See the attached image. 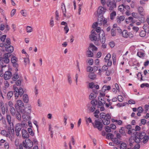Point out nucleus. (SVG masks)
<instances>
[{
  "instance_id": "a19ab883",
  "label": "nucleus",
  "mask_w": 149,
  "mask_h": 149,
  "mask_svg": "<svg viewBox=\"0 0 149 149\" xmlns=\"http://www.w3.org/2000/svg\"><path fill=\"white\" fill-rule=\"evenodd\" d=\"M96 96L95 94V93H91L90 94L89 96V99L90 100H94V99L95 98Z\"/></svg>"
},
{
  "instance_id": "412c9836",
  "label": "nucleus",
  "mask_w": 149,
  "mask_h": 149,
  "mask_svg": "<svg viewBox=\"0 0 149 149\" xmlns=\"http://www.w3.org/2000/svg\"><path fill=\"white\" fill-rule=\"evenodd\" d=\"M26 57V58H24V64L25 66H26L27 64H29L30 62L29 58V56L28 54H27Z\"/></svg>"
},
{
  "instance_id": "6e6d98bb",
  "label": "nucleus",
  "mask_w": 149,
  "mask_h": 149,
  "mask_svg": "<svg viewBox=\"0 0 149 149\" xmlns=\"http://www.w3.org/2000/svg\"><path fill=\"white\" fill-rule=\"evenodd\" d=\"M137 55L139 57L141 58L144 57L145 56V54L144 53L140 52H138L137 53Z\"/></svg>"
},
{
  "instance_id": "b1692460",
  "label": "nucleus",
  "mask_w": 149,
  "mask_h": 149,
  "mask_svg": "<svg viewBox=\"0 0 149 149\" xmlns=\"http://www.w3.org/2000/svg\"><path fill=\"white\" fill-rule=\"evenodd\" d=\"M15 71L16 72L13 74V77L12 78V79L14 81H16V80L17 79L19 78V75L17 73V71Z\"/></svg>"
},
{
  "instance_id": "c85d7f7f",
  "label": "nucleus",
  "mask_w": 149,
  "mask_h": 149,
  "mask_svg": "<svg viewBox=\"0 0 149 149\" xmlns=\"http://www.w3.org/2000/svg\"><path fill=\"white\" fill-rule=\"evenodd\" d=\"M24 102L25 103H28L29 101L28 97L26 94H24L23 96Z\"/></svg>"
},
{
  "instance_id": "774afa93",
  "label": "nucleus",
  "mask_w": 149,
  "mask_h": 149,
  "mask_svg": "<svg viewBox=\"0 0 149 149\" xmlns=\"http://www.w3.org/2000/svg\"><path fill=\"white\" fill-rule=\"evenodd\" d=\"M109 45L111 48H113L115 46V43L113 41H111L109 42Z\"/></svg>"
},
{
  "instance_id": "a18cd8bd",
  "label": "nucleus",
  "mask_w": 149,
  "mask_h": 149,
  "mask_svg": "<svg viewBox=\"0 0 149 149\" xmlns=\"http://www.w3.org/2000/svg\"><path fill=\"white\" fill-rule=\"evenodd\" d=\"M137 76L139 79V78H140L141 81L144 80L143 79L142 75L141 74V73L139 72L137 74Z\"/></svg>"
},
{
  "instance_id": "4468645a",
  "label": "nucleus",
  "mask_w": 149,
  "mask_h": 149,
  "mask_svg": "<svg viewBox=\"0 0 149 149\" xmlns=\"http://www.w3.org/2000/svg\"><path fill=\"white\" fill-rule=\"evenodd\" d=\"M21 132L22 136L23 138H28L29 137V134L26 130L22 129V130Z\"/></svg>"
},
{
  "instance_id": "f8f14e48",
  "label": "nucleus",
  "mask_w": 149,
  "mask_h": 149,
  "mask_svg": "<svg viewBox=\"0 0 149 149\" xmlns=\"http://www.w3.org/2000/svg\"><path fill=\"white\" fill-rule=\"evenodd\" d=\"M24 106V104L23 102L22 101L20 100H18L17 101V104H15V107L16 109H17L18 108L19 109V110L22 109H20V107H22Z\"/></svg>"
},
{
  "instance_id": "13d9d810",
  "label": "nucleus",
  "mask_w": 149,
  "mask_h": 149,
  "mask_svg": "<svg viewBox=\"0 0 149 149\" xmlns=\"http://www.w3.org/2000/svg\"><path fill=\"white\" fill-rule=\"evenodd\" d=\"M111 88V87L109 86H104L102 87V89L104 90H109Z\"/></svg>"
},
{
  "instance_id": "39448f33",
  "label": "nucleus",
  "mask_w": 149,
  "mask_h": 149,
  "mask_svg": "<svg viewBox=\"0 0 149 149\" xmlns=\"http://www.w3.org/2000/svg\"><path fill=\"white\" fill-rule=\"evenodd\" d=\"M11 62L12 66L15 68V71L16 72L18 71V69L19 65L17 63L18 61V58L16 56L11 55Z\"/></svg>"
},
{
  "instance_id": "5fc2aeb1",
  "label": "nucleus",
  "mask_w": 149,
  "mask_h": 149,
  "mask_svg": "<svg viewBox=\"0 0 149 149\" xmlns=\"http://www.w3.org/2000/svg\"><path fill=\"white\" fill-rule=\"evenodd\" d=\"M111 128L110 126H106L105 127V130L107 132H111Z\"/></svg>"
},
{
  "instance_id": "58836bf2",
  "label": "nucleus",
  "mask_w": 149,
  "mask_h": 149,
  "mask_svg": "<svg viewBox=\"0 0 149 149\" xmlns=\"http://www.w3.org/2000/svg\"><path fill=\"white\" fill-rule=\"evenodd\" d=\"M103 18V17L102 18V17H98V21L97 22L98 23V24L100 25L102 24Z\"/></svg>"
},
{
  "instance_id": "6ab92c4d",
  "label": "nucleus",
  "mask_w": 149,
  "mask_h": 149,
  "mask_svg": "<svg viewBox=\"0 0 149 149\" xmlns=\"http://www.w3.org/2000/svg\"><path fill=\"white\" fill-rule=\"evenodd\" d=\"M88 49H91L92 52L93 51H96L97 50V48L92 43L90 44V46L88 48Z\"/></svg>"
},
{
  "instance_id": "338daca9",
  "label": "nucleus",
  "mask_w": 149,
  "mask_h": 149,
  "mask_svg": "<svg viewBox=\"0 0 149 149\" xmlns=\"http://www.w3.org/2000/svg\"><path fill=\"white\" fill-rule=\"evenodd\" d=\"M15 84L17 86H20L21 84V81L20 79H18L15 82Z\"/></svg>"
},
{
  "instance_id": "473e14b6",
  "label": "nucleus",
  "mask_w": 149,
  "mask_h": 149,
  "mask_svg": "<svg viewBox=\"0 0 149 149\" xmlns=\"http://www.w3.org/2000/svg\"><path fill=\"white\" fill-rule=\"evenodd\" d=\"M111 57V55L109 53L107 54L104 58L105 61L107 62V61L110 60Z\"/></svg>"
},
{
  "instance_id": "ea45409f",
  "label": "nucleus",
  "mask_w": 149,
  "mask_h": 149,
  "mask_svg": "<svg viewBox=\"0 0 149 149\" xmlns=\"http://www.w3.org/2000/svg\"><path fill=\"white\" fill-rule=\"evenodd\" d=\"M96 31V32L98 33L97 34L98 36H99V35H100V34H101V31H103V30H101V28L100 27H98L97 28Z\"/></svg>"
},
{
  "instance_id": "69168bd1",
  "label": "nucleus",
  "mask_w": 149,
  "mask_h": 149,
  "mask_svg": "<svg viewBox=\"0 0 149 149\" xmlns=\"http://www.w3.org/2000/svg\"><path fill=\"white\" fill-rule=\"evenodd\" d=\"M117 98L118 100L120 102H122L123 100V97L121 95H119Z\"/></svg>"
},
{
  "instance_id": "ddd939ff",
  "label": "nucleus",
  "mask_w": 149,
  "mask_h": 149,
  "mask_svg": "<svg viewBox=\"0 0 149 149\" xmlns=\"http://www.w3.org/2000/svg\"><path fill=\"white\" fill-rule=\"evenodd\" d=\"M4 49L5 51L9 52V38L6 39V42L4 43Z\"/></svg>"
},
{
  "instance_id": "9d476101",
  "label": "nucleus",
  "mask_w": 149,
  "mask_h": 149,
  "mask_svg": "<svg viewBox=\"0 0 149 149\" xmlns=\"http://www.w3.org/2000/svg\"><path fill=\"white\" fill-rule=\"evenodd\" d=\"M23 125L22 124H18L15 127V131L16 135L18 136L19 135V132L21 130Z\"/></svg>"
},
{
  "instance_id": "3c124183",
  "label": "nucleus",
  "mask_w": 149,
  "mask_h": 149,
  "mask_svg": "<svg viewBox=\"0 0 149 149\" xmlns=\"http://www.w3.org/2000/svg\"><path fill=\"white\" fill-rule=\"evenodd\" d=\"M119 132L123 135H125L126 134L123 127H121L119 130Z\"/></svg>"
},
{
  "instance_id": "7c9ffc66",
  "label": "nucleus",
  "mask_w": 149,
  "mask_h": 149,
  "mask_svg": "<svg viewBox=\"0 0 149 149\" xmlns=\"http://www.w3.org/2000/svg\"><path fill=\"white\" fill-rule=\"evenodd\" d=\"M68 81L69 84L71 85L72 83V81L71 79V77L70 73H68L67 74Z\"/></svg>"
},
{
  "instance_id": "e2e57ef3",
  "label": "nucleus",
  "mask_w": 149,
  "mask_h": 149,
  "mask_svg": "<svg viewBox=\"0 0 149 149\" xmlns=\"http://www.w3.org/2000/svg\"><path fill=\"white\" fill-rule=\"evenodd\" d=\"M14 48L12 46L10 45V57L11 56L12 54L11 53L14 51Z\"/></svg>"
},
{
  "instance_id": "5701e85b",
  "label": "nucleus",
  "mask_w": 149,
  "mask_h": 149,
  "mask_svg": "<svg viewBox=\"0 0 149 149\" xmlns=\"http://www.w3.org/2000/svg\"><path fill=\"white\" fill-rule=\"evenodd\" d=\"M0 108L1 109L2 114H5V107L3 102H0Z\"/></svg>"
},
{
  "instance_id": "e433bc0d",
  "label": "nucleus",
  "mask_w": 149,
  "mask_h": 149,
  "mask_svg": "<svg viewBox=\"0 0 149 149\" xmlns=\"http://www.w3.org/2000/svg\"><path fill=\"white\" fill-rule=\"evenodd\" d=\"M134 137L133 136H131L129 139V141L130 142V145L132 146L133 143L134 142Z\"/></svg>"
},
{
  "instance_id": "49530a36",
  "label": "nucleus",
  "mask_w": 149,
  "mask_h": 149,
  "mask_svg": "<svg viewBox=\"0 0 149 149\" xmlns=\"http://www.w3.org/2000/svg\"><path fill=\"white\" fill-rule=\"evenodd\" d=\"M118 10L120 12H123L124 10V5L122 4L118 6Z\"/></svg>"
},
{
  "instance_id": "9b49d317",
  "label": "nucleus",
  "mask_w": 149,
  "mask_h": 149,
  "mask_svg": "<svg viewBox=\"0 0 149 149\" xmlns=\"http://www.w3.org/2000/svg\"><path fill=\"white\" fill-rule=\"evenodd\" d=\"M13 88L14 90L17 91L19 93L20 96L21 97L24 93V91L22 88L20 87L19 89L15 85H13Z\"/></svg>"
},
{
  "instance_id": "cd10ccee",
  "label": "nucleus",
  "mask_w": 149,
  "mask_h": 149,
  "mask_svg": "<svg viewBox=\"0 0 149 149\" xmlns=\"http://www.w3.org/2000/svg\"><path fill=\"white\" fill-rule=\"evenodd\" d=\"M4 86H5L3 90V91L4 93H6V89L9 86V84L8 81H6L4 82Z\"/></svg>"
},
{
  "instance_id": "4be33fe9",
  "label": "nucleus",
  "mask_w": 149,
  "mask_h": 149,
  "mask_svg": "<svg viewBox=\"0 0 149 149\" xmlns=\"http://www.w3.org/2000/svg\"><path fill=\"white\" fill-rule=\"evenodd\" d=\"M116 18L117 22L118 23H120L121 22L123 21L125 19L124 16H117Z\"/></svg>"
},
{
  "instance_id": "20e7f679",
  "label": "nucleus",
  "mask_w": 149,
  "mask_h": 149,
  "mask_svg": "<svg viewBox=\"0 0 149 149\" xmlns=\"http://www.w3.org/2000/svg\"><path fill=\"white\" fill-rule=\"evenodd\" d=\"M26 142V140L25 141ZM29 142H26V143H25L24 141H23L22 143L20 144L19 146V148H17V149H23V147L25 148H28L31 147L33 146V143L31 142V141L29 139Z\"/></svg>"
},
{
  "instance_id": "dca6fc26",
  "label": "nucleus",
  "mask_w": 149,
  "mask_h": 149,
  "mask_svg": "<svg viewBox=\"0 0 149 149\" xmlns=\"http://www.w3.org/2000/svg\"><path fill=\"white\" fill-rule=\"evenodd\" d=\"M9 66L8 65V69L6 71L4 75V78L6 80H8L9 79Z\"/></svg>"
},
{
  "instance_id": "f704fd0d",
  "label": "nucleus",
  "mask_w": 149,
  "mask_h": 149,
  "mask_svg": "<svg viewBox=\"0 0 149 149\" xmlns=\"http://www.w3.org/2000/svg\"><path fill=\"white\" fill-rule=\"evenodd\" d=\"M113 134L111 133H108L106 136V138L107 139H110L112 141V139H113Z\"/></svg>"
},
{
  "instance_id": "aec40b11",
  "label": "nucleus",
  "mask_w": 149,
  "mask_h": 149,
  "mask_svg": "<svg viewBox=\"0 0 149 149\" xmlns=\"http://www.w3.org/2000/svg\"><path fill=\"white\" fill-rule=\"evenodd\" d=\"M61 9L62 11V12L63 13V15L65 17H66V10L65 8V6L64 3H62L61 4Z\"/></svg>"
},
{
  "instance_id": "4c0bfd02",
  "label": "nucleus",
  "mask_w": 149,
  "mask_h": 149,
  "mask_svg": "<svg viewBox=\"0 0 149 149\" xmlns=\"http://www.w3.org/2000/svg\"><path fill=\"white\" fill-rule=\"evenodd\" d=\"M116 15V13L115 11H113L110 14V19L111 20H113L114 17Z\"/></svg>"
},
{
  "instance_id": "09e8293b",
  "label": "nucleus",
  "mask_w": 149,
  "mask_h": 149,
  "mask_svg": "<svg viewBox=\"0 0 149 149\" xmlns=\"http://www.w3.org/2000/svg\"><path fill=\"white\" fill-rule=\"evenodd\" d=\"M98 100L99 101L101 102L102 101V103H104V104H105L106 103V102L104 100V97H102L101 96H99L98 97Z\"/></svg>"
},
{
  "instance_id": "c03bdc74",
  "label": "nucleus",
  "mask_w": 149,
  "mask_h": 149,
  "mask_svg": "<svg viewBox=\"0 0 149 149\" xmlns=\"http://www.w3.org/2000/svg\"><path fill=\"white\" fill-rule=\"evenodd\" d=\"M143 142L144 143H146L148 141L149 139V137L148 136H145V137L143 139Z\"/></svg>"
},
{
  "instance_id": "2eb2a0df",
  "label": "nucleus",
  "mask_w": 149,
  "mask_h": 149,
  "mask_svg": "<svg viewBox=\"0 0 149 149\" xmlns=\"http://www.w3.org/2000/svg\"><path fill=\"white\" fill-rule=\"evenodd\" d=\"M139 13L141 16H143L145 15V12L143 8L141 6L139 7L138 8Z\"/></svg>"
},
{
  "instance_id": "a878e982",
  "label": "nucleus",
  "mask_w": 149,
  "mask_h": 149,
  "mask_svg": "<svg viewBox=\"0 0 149 149\" xmlns=\"http://www.w3.org/2000/svg\"><path fill=\"white\" fill-rule=\"evenodd\" d=\"M11 103L10 102V105H11ZM10 112L12 115L14 116L15 115L16 111L15 109L13 107L10 106Z\"/></svg>"
},
{
  "instance_id": "864d4df0",
  "label": "nucleus",
  "mask_w": 149,
  "mask_h": 149,
  "mask_svg": "<svg viewBox=\"0 0 149 149\" xmlns=\"http://www.w3.org/2000/svg\"><path fill=\"white\" fill-rule=\"evenodd\" d=\"M146 31H141L139 35L141 37H144L146 36Z\"/></svg>"
},
{
  "instance_id": "c756f323",
  "label": "nucleus",
  "mask_w": 149,
  "mask_h": 149,
  "mask_svg": "<svg viewBox=\"0 0 149 149\" xmlns=\"http://www.w3.org/2000/svg\"><path fill=\"white\" fill-rule=\"evenodd\" d=\"M88 77L91 79H94L96 77V75L93 72L90 73L88 75Z\"/></svg>"
},
{
  "instance_id": "1a4fd4ad",
  "label": "nucleus",
  "mask_w": 149,
  "mask_h": 149,
  "mask_svg": "<svg viewBox=\"0 0 149 149\" xmlns=\"http://www.w3.org/2000/svg\"><path fill=\"white\" fill-rule=\"evenodd\" d=\"M106 9L103 7H99L97 14H98V17L102 18L103 17V14L105 12Z\"/></svg>"
},
{
  "instance_id": "72a5a7b5",
  "label": "nucleus",
  "mask_w": 149,
  "mask_h": 149,
  "mask_svg": "<svg viewBox=\"0 0 149 149\" xmlns=\"http://www.w3.org/2000/svg\"><path fill=\"white\" fill-rule=\"evenodd\" d=\"M143 28L144 30V31H146V33H149V26L147 24H144L143 26Z\"/></svg>"
},
{
  "instance_id": "f03ea898",
  "label": "nucleus",
  "mask_w": 149,
  "mask_h": 149,
  "mask_svg": "<svg viewBox=\"0 0 149 149\" xmlns=\"http://www.w3.org/2000/svg\"><path fill=\"white\" fill-rule=\"evenodd\" d=\"M21 112L23 113L22 115V117L24 119L26 120H29L31 119L30 116L25 114V113L29 114L31 113V109L29 107H26L24 109H21Z\"/></svg>"
},
{
  "instance_id": "0eeeda50",
  "label": "nucleus",
  "mask_w": 149,
  "mask_h": 149,
  "mask_svg": "<svg viewBox=\"0 0 149 149\" xmlns=\"http://www.w3.org/2000/svg\"><path fill=\"white\" fill-rule=\"evenodd\" d=\"M92 124L95 128H97L100 131H101L103 128V124L99 120H95V123H92Z\"/></svg>"
},
{
  "instance_id": "423d86ee",
  "label": "nucleus",
  "mask_w": 149,
  "mask_h": 149,
  "mask_svg": "<svg viewBox=\"0 0 149 149\" xmlns=\"http://www.w3.org/2000/svg\"><path fill=\"white\" fill-rule=\"evenodd\" d=\"M89 37L91 40L92 41H95L96 40L98 41L100 40L101 36L100 35L98 36L95 31L93 30L91 31V34L90 35Z\"/></svg>"
},
{
  "instance_id": "2f4dec72",
  "label": "nucleus",
  "mask_w": 149,
  "mask_h": 149,
  "mask_svg": "<svg viewBox=\"0 0 149 149\" xmlns=\"http://www.w3.org/2000/svg\"><path fill=\"white\" fill-rule=\"evenodd\" d=\"M112 141L113 142L115 143V144L117 145H118L121 143V142L119 140H118V139L117 138H114L112 139Z\"/></svg>"
},
{
  "instance_id": "680f3d73",
  "label": "nucleus",
  "mask_w": 149,
  "mask_h": 149,
  "mask_svg": "<svg viewBox=\"0 0 149 149\" xmlns=\"http://www.w3.org/2000/svg\"><path fill=\"white\" fill-rule=\"evenodd\" d=\"M6 35H4L1 37L0 38V39L1 41L3 42L4 41V40L6 39Z\"/></svg>"
},
{
  "instance_id": "393cba45",
  "label": "nucleus",
  "mask_w": 149,
  "mask_h": 149,
  "mask_svg": "<svg viewBox=\"0 0 149 149\" xmlns=\"http://www.w3.org/2000/svg\"><path fill=\"white\" fill-rule=\"evenodd\" d=\"M138 135L139 137L141 139H143L145 137V136H146V133L143 132H139Z\"/></svg>"
},
{
  "instance_id": "6e6552de",
  "label": "nucleus",
  "mask_w": 149,
  "mask_h": 149,
  "mask_svg": "<svg viewBox=\"0 0 149 149\" xmlns=\"http://www.w3.org/2000/svg\"><path fill=\"white\" fill-rule=\"evenodd\" d=\"M9 52L5 53L3 55V57H0V60H2L4 63H8L9 62Z\"/></svg>"
},
{
  "instance_id": "603ef678",
  "label": "nucleus",
  "mask_w": 149,
  "mask_h": 149,
  "mask_svg": "<svg viewBox=\"0 0 149 149\" xmlns=\"http://www.w3.org/2000/svg\"><path fill=\"white\" fill-rule=\"evenodd\" d=\"M28 131L29 133L31 136H33L34 135V133L32 129L31 128H29L28 129Z\"/></svg>"
},
{
  "instance_id": "a211bd4d",
  "label": "nucleus",
  "mask_w": 149,
  "mask_h": 149,
  "mask_svg": "<svg viewBox=\"0 0 149 149\" xmlns=\"http://www.w3.org/2000/svg\"><path fill=\"white\" fill-rule=\"evenodd\" d=\"M135 136L133 137H134V142H135L137 143H139L140 142V140L141 139L139 137H138V132H136V134H134Z\"/></svg>"
},
{
  "instance_id": "0e129e2a",
  "label": "nucleus",
  "mask_w": 149,
  "mask_h": 149,
  "mask_svg": "<svg viewBox=\"0 0 149 149\" xmlns=\"http://www.w3.org/2000/svg\"><path fill=\"white\" fill-rule=\"evenodd\" d=\"M16 117L18 120H21V116L19 113H17L16 115Z\"/></svg>"
},
{
  "instance_id": "de8ad7c7",
  "label": "nucleus",
  "mask_w": 149,
  "mask_h": 149,
  "mask_svg": "<svg viewBox=\"0 0 149 149\" xmlns=\"http://www.w3.org/2000/svg\"><path fill=\"white\" fill-rule=\"evenodd\" d=\"M26 29L27 33H30L32 31V27L30 26H27Z\"/></svg>"
},
{
  "instance_id": "7ed1b4c3",
  "label": "nucleus",
  "mask_w": 149,
  "mask_h": 149,
  "mask_svg": "<svg viewBox=\"0 0 149 149\" xmlns=\"http://www.w3.org/2000/svg\"><path fill=\"white\" fill-rule=\"evenodd\" d=\"M97 102V101L96 100H92L91 101V103L87 104L86 106L87 107L90 112H93L95 110Z\"/></svg>"
},
{
  "instance_id": "f257e3e1",
  "label": "nucleus",
  "mask_w": 149,
  "mask_h": 149,
  "mask_svg": "<svg viewBox=\"0 0 149 149\" xmlns=\"http://www.w3.org/2000/svg\"><path fill=\"white\" fill-rule=\"evenodd\" d=\"M100 117L104 125H108L110 123L111 117L109 114L102 112L100 114Z\"/></svg>"
},
{
  "instance_id": "4d7b16f0",
  "label": "nucleus",
  "mask_w": 149,
  "mask_h": 149,
  "mask_svg": "<svg viewBox=\"0 0 149 149\" xmlns=\"http://www.w3.org/2000/svg\"><path fill=\"white\" fill-rule=\"evenodd\" d=\"M86 70L87 72H91L93 71V68L91 66H88L87 67Z\"/></svg>"
},
{
  "instance_id": "37998d69",
  "label": "nucleus",
  "mask_w": 149,
  "mask_h": 149,
  "mask_svg": "<svg viewBox=\"0 0 149 149\" xmlns=\"http://www.w3.org/2000/svg\"><path fill=\"white\" fill-rule=\"evenodd\" d=\"M111 35L112 36H114L116 35V29H112L111 31Z\"/></svg>"
},
{
  "instance_id": "8fccbe9b",
  "label": "nucleus",
  "mask_w": 149,
  "mask_h": 149,
  "mask_svg": "<svg viewBox=\"0 0 149 149\" xmlns=\"http://www.w3.org/2000/svg\"><path fill=\"white\" fill-rule=\"evenodd\" d=\"M11 31L13 32H14L16 30V25L13 24L11 26Z\"/></svg>"
},
{
  "instance_id": "bb28decb",
  "label": "nucleus",
  "mask_w": 149,
  "mask_h": 149,
  "mask_svg": "<svg viewBox=\"0 0 149 149\" xmlns=\"http://www.w3.org/2000/svg\"><path fill=\"white\" fill-rule=\"evenodd\" d=\"M122 35L123 37L125 38H127L128 37V33L125 30H124L122 32Z\"/></svg>"
},
{
  "instance_id": "c9c22d12",
  "label": "nucleus",
  "mask_w": 149,
  "mask_h": 149,
  "mask_svg": "<svg viewBox=\"0 0 149 149\" xmlns=\"http://www.w3.org/2000/svg\"><path fill=\"white\" fill-rule=\"evenodd\" d=\"M87 55L88 57H92L93 55V52L91 51V49H88V51H87Z\"/></svg>"
},
{
  "instance_id": "79ce46f5",
  "label": "nucleus",
  "mask_w": 149,
  "mask_h": 149,
  "mask_svg": "<svg viewBox=\"0 0 149 149\" xmlns=\"http://www.w3.org/2000/svg\"><path fill=\"white\" fill-rule=\"evenodd\" d=\"M127 145L125 143H121L120 146V149H126Z\"/></svg>"
},
{
  "instance_id": "052dcab7",
  "label": "nucleus",
  "mask_w": 149,
  "mask_h": 149,
  "mask_svg": "<svg viewBox=\"0 0 149 149\" xmlns=\"http://www.w3.org/2000/svg\"><path fill=\"white\" fill-rule=\"evenodd\" d=\"M16 10L15 9H13L12 10L10 14L11 17H13L14 15L16 13Z\"/></svg>"
},
{
  "instance_id": "bf43d9fd",
  "label": "nucleus",
  "mask_w": 149,
  "mask_h": 149,
  "mask_svg": "<svg viewBox=\"0 0 149 149\" xmlns=\"http://www.w3.org/2000/svg\"><path fill=\"white\" fill-rule=\"evenodd\" d=\"M104 103H102V101L100 102L99 101L98 102V103H97V107L98 108H100V106H103L104 105Z\"/></svg>"
},
{
  "instance_id": "f3484780",
  "label": "nucleus",
  "mask_w": 149,
  "mask_h": 149,
  "mask_svg": "<svg viewBox=\"0 0 149 149\" xmlns=\"http://www.w3.org/2000/svg\"><path fill=\"white\" fill-rule=\"evenodd\" d=\"M101 32V36L102 37V38H100V42L102 44H104L106 41V38L105 36V34L104 31H102Z\"/></svg>"
}]
</instances>
